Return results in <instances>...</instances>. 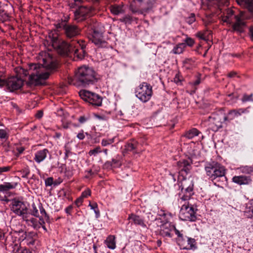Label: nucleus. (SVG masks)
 <instances>
[{"label":"nucleus","instance_id":"f257e3e1","mask_svg":"<svg viewBox=\"0 0 253 253\" xmlns=\"http://www.w3.org/2000/svg\"><path fill=\"white\" fill-rule=\"evenodd\" d=\"M204 3L212 12L220 11L222 21L229 25L230 28L228 31L236 33L238 35L245 33L248 26L246 20L250 17L245 15L244 12L241 11L238 14H235V11L232 9L222 8V0H206Z\"/></svg>","mask_w":253,"mask_h":253},{"label":"nucleus","instance_id":"f03ea898","mask_svg":"<svg viewBox=\"0 0 253 253\" xmlns=\"http://www.w3.org/2000/svg\"><path fill=\"white\" fill-rule=\"evenodd\" d=\"M80 29L75 25L67 24L63 31L66 39L65 50L66 52L74 53L77 56L82 59L85 54L84 48L85 47L84 42L77 40L80 34Z\"/></svg>","mask_w":253,"mask_h":253},{"label":"nucleus","instance_id":"7ed1b4c3","mask_svg":"<svg viewBox=\"0 0 253 253\" xmlns=\"http://www.w3.org/2000/svg\"><path fill=\"white\" fill-rule=\"evenodd\" d=\"M95 79L94 71L85 66L80 67L76 72L73 84L77 86H86L93 84Z\"/></svg>","mask_w":253,"mask_h":253},{"label":"nucleus","instance_id":"20e7f679","mask_svg":"<svg viewBox=\"0 0 253 253\" xmlns=\"http://www.w3.org/2000/svg\"><path fill=\"white\" fill-rule=\"evenodd\" d=\"M29 71L31 72L29 77V83L34 85L42 84L43 83L47 80L50 75L47 72H43L41 70V66L38 64H31L29 65Z\"/></svg>","mask_w":253,"mask_h":253},{"label":"nucleus","instance_id":"39448f33","mask_svg":"<svg viewBox=\"0 0 253 253\" xmlns=\"http://www.w3.org/2000/svg\"><path fill=\"white\" fill-rule=\"evenodd\" d=\"M205 169L207 176L212 181L225 176V168L217 162L212 161L207 163Z\"/></svg>","mask_w":253,"mask_h":253},{"label":"nucleus","instance_id":"423d86ee","mask_svg":"<svg viewBox=\"0 0 253 253\" xmlns=\"http://www.w3.org/2000/svg\"><path fill=\"white\" fill-rule=\"evenodd\" d=\"M155 2L152 0H134L130 3L129 9L133 13L143 14L151 10Z\"/></svg>","mask_w":253,"mask_h":253},{"label":"nucleus","instance_id":"0eeeda50","mask_svg":"<svg viewBox=\"0 0 253 253\" xmlns=\"http://www.w3.org/2000/svg\"><path fill=\"white\" fill-rule=\"evenodd\" d=\"M94 1L84 6H79L74 12L75 19L78 21L85 20L86 17H90L94 15V8L93 7Z\"/></svg>","mask_w":253,"mask_h":253},{"label":"nucleus","instance_id":"6e6552de","mask_svg":"<svg viewBox=\"0 0 253 253\" xmlns=\"http://www.w3.org/2000/svg\"><path fill=\"white\" fill-rule=\"evenodd\" d=\"M135 93L136 96L140 100L143 102H146L152 96V87L147 83H142L136 88Z\"/></svg>","mask_w":253,"mask_h":253},{"label":"nucleus","instance_id":"1a4fd4ad","mask_svg":"<svg viewBox=\"0 0 253 253\" xmlns=\"http://www.w3.org/2000/svg\"><path fill=\"white\" fill-rule=\"evenodd\" d=\"M194 183L191 178L186 179L183 177L181 182V192L183 195L181 196V199L183 201H187L190 199L191 196L193 194Z\"/></svg>","mask_w":253,"mask_h":253},{"label":"nucleus","instance_id":"9d476101","mask_svg":"<svg viewBox=\"0 0 253 253\" xmlns=\"http://www.w3.org/2000/svg\"><path fill=\"white\" fill-rule=\"evenodd\" d=\"M195 209L191 205H182L180 211V218L182 220L194 221L196 219Z\"/></svg>","mask_w":253,"mask_h":253},{"label":"nucleus","instance_id":"9b49d317","mask_svg":"<svg viewBox=\"0 0 253 253\" xmlns=\"http://www.w3.org/2000/svg\"><path fill=\"white\" fill-rule=\"evenodd\" d=\"M2 81L3 82V83L2 85H0V86L2 87L6 85L10 91L20 89L23 84V81L17 77L13 76L6 80L2 79Z\"/></svg>","mask_w":253,"mask_h":253},{"label":"nucleus","instance_id":"f8f14e48","mask_svg":"<svg viewBox=\"0 0 253 253\" xmlns=\"http://www.w3.org/2000/svg\"><path fill=\"white\" fill-rule=\"evenodd\" d=\"M11 211L19 216H24L28 213V208L22 201L14 199L11 203Z\"/></svg>","mask_w":253,"mask_h":253},{"label":"nucleus","instance_id":"ddd939ff","mask_svg":"<svg viewBox=\"0 0 253 253\" xmlns=\"http://www.w3.org/2000/svg\"><path fill=\"white\" fill-rule=\"evenodd\" d=\"M192 161L191 159L183 160L177 162L179 173L184 177V174L187 175L190 172L191 169Z\"/></svg>","mask_w":253,"mask_h":253},{"label":"nucleus","instance_id":"4468645a","mask_svg":"<svg viewBox=\"0 0 253 253\" xmlns=\"http://www.w3.org/2000/svg\"><path fill=\"white\" fill-rule=\"evenodd\" d=\"M174 227L173 225L169 222L163 224L160 231V235L163 237L171 238L172 237V232L173 231Z\"/></svg>","mask_w":253,"mask_h":253},{"label":"nucleus","instance_id":"2eb2a0df","mask_svg":"<svg viewBox=\"0 0 253 253\" xmlns=\"http://www.w3.org/2000/svg\"><path fill=\"white\" fill-rule=\"evenodd\" d=\"M79 95L82 99L89 104L95 106V94L93 92L85 90H81Z\"/></svg>","mask_w":253,"mask_h":253},{"label":"nucleus","instance_id":"dca6fc26","mask_svg":"<svg viewBox=\"0 0 253 253\" xmlns=\"http://www.w3.org/2000/svg\"><path fill=\"white\" fill-rule=\"evenodd\" d=\"M185 239L181 243L180 248L182 250H195L197 248L196 246V240L194 238H189L185 236Z\"/></svg>","mask_w":253,"mask_h":253},{"label":"nucleus","instance_id":"f3484780","mask_svg":"<svg viewBox=\"0 0 253 253\" xmlns=\"http://www.w3.org/2000/svg\"><path fill=\"white\" fill-rule=\"evenodd\" d=\"M246 110L244 109H233L229 111L226 116L224 117L223 120L224 121H230L233 120L236 117L241 115L242 114L245 112Z\"/></svg>","mask_w":253,"mask_h":253},{"label":"nucleus","instance_id":"a211bd4d","mask_svg":"<svg viewBox=\"0 0 253 253\" xmlns=\"http://www.w3.org/2000/svg\"><path fill=\"white\" fill-rule=\"evenodd\" d=\"M48 154H49V151L46 148L38 150L35 154L34 160L36 162L40 164L45 159Z\"/></svg>","mask_w":253,"mask_h":253},{"label":"nucleus","instance_id":"6ab92c4d","mask_svg":"<svg viewBox=\"0 0 253 253\" xmlns=\"http://www.w3.org/2000/svg\"><path fill=\"white\" fill-rule=\"evenodd\" d=\"M109 9L112 14L115 15L123 14L125 12L123 2L119 4L114 3L111 4L109 6Z\"/></svg>","mask_w":253,"mask_h":253},{"label":"nucleus","instance_id":"aec40b11","mask_svg":"<svg viewBox=\"0 0 253 253\" xmlns=\"http://www.w3.org/2000/svg\"><path fill=\"white\" fill-rule=\"evenodd\" d=\"M233 182L239 185L248 184L251 181L250 176L245 175L235 176L232 178Z\"/></svg>","mask_w":253,"mask_h":253},{"label":"nucleus","instance_id":"412c9836","mask_svg":"<svg viewBox=\"0 0 253 253\" xmlns=\"http://www.w3.org/2000/svg\"><path fill=\"white\" fill-rule=\"evenodd\" d=\"M128 219L130 221L133 222L135 225H139L143 227H146V225L144 223V220L139 216L134 214H131L129 215Z\"/></svg>","mask_w":253,"mask_h":253},{"label":"nucleus","instance_id":"4be33fe9","mask_svg":"<svg viewBox=\"0 0 253 253\" xmlns=\"http://www.w3.org/2000/svg\"><path fill=\"white\" fill-rule=\"evenodd\" d=\"M240 5H245L250 12L251 17H253V0H236Z\"/></svg>","mask_w":253,"mask_h":253},{"label":"nucleus","instance_id":"5701e85b","mask_svg":"<svg viewBox=\"0 0 253 253\" xmlns=\"http://www.w3.org/2000/svg\"><path fill=\"white\" fill-rule=\"evenodd\" d=\"M17 185V183L15 182H4L3 184H0V192H5L14 189Z\"/></svg>","mask_w":253,"mask_h":253},{"label":"nucleus","instance_id":"b1692460","mask_svg":"<svg viewBox=\"0 0 253 253\" xmlns=\"http://www.w3.org/2000/svg\"><path fill=\"white\" fill-rule=\"evenodd\" d=\"M244 212L248 218H253V201L247 204Z\"/></svg>","mask_w":253,"mask_h":253},{"label":"nucleus","instance_id":"393cba45","mask_svg":"<svg viewBox=\"0 0 253 253\" xmlns=\"http://www.w3.org/2000/svg\"><path fill=\"white\" fill-rule=\"evenodd\" d=\"M37 236V234L33 232H30L26 234L25 239L28 241L27 245L29 246L34 245L36 241L34 237Z\"/></svg>","mask_w":253,"mask_h":253},{"label":"nucleus","instance_id":"a878e982","mask_svg":"<svg viewBox=\"0 0 253 253\" xmlns=\"http://www.w3.org/2000/svg\"><path fill=\"white\" fill-rule=\"evenodd\" d=\"M96 119L97 121V123L99 124L97 125V126H104L107 124L108 117L107 115L105 114L102 115H98L96 114Z\"/></svg>","mask_w":253,"mask_h":253},{"label":"nucleus","instance_id":"bb28decb","mask_svg":"<svg viewBox=\"0 0 253 253\" xmlns=\"http://www.w3.org/2000/svg\"><path fill=\"white\" fill-rule=\"evenodd\" d=\"M105 243L108 248L114 249L116 248L115 238L114 236L110 235L106 240Z\"/></svg>","mask_w":253,"mask_h":253},{"label":"nucleus","instance_id":"cd10ccee","mask_svg":"<svg viewBox=\"0 0 253 253\" xmlns=\"http://www.w3.org/2000/svg\"><path fill=\"white\" fill-rule=\"evenodd\" d=\"M200 132L196 128H192L185 133L184 136L188 139H192L194 137L198 135Z\"/></svg>","mask_w":253,"mask_h":253},{"label":"nucleus","instance_id":"c85d7f7f","mask_svg":"<svg viewBox=\"0 0 253 253\" xmlns=\"http://www.w3.org/2000/svg\"><path fill=\"white\" fill-rule=\"evenodd\" d=\"M185 47L186 44L185 43H179L174 47L172 52L174 54H180L183 52Z\"/></svg>","mask_w":253,"mask_h":253},{"label":"nucleus","instance_id":"c756f323","mask_svg":"<svg viewBox=\"0 0 253 253\" xmlns=\"http://www.w3.org/2000/svg\"><path fill=\"white\" fill-rule=\"evenodd\" d=\"M240 171L245 174H253V166H243L238 168Z\"/></svg>","mask_w":253,"mask_h":253},{"label":"nucleus","instance_id":"7c9ffc66","mask_svg":"<svg viewBox=\"0 0 253 253\" xmlns=\"http://www.w3.org/2000/svg\"><path fill=\"white\" fill-rule=\"evenodd\" d=\"M173 231H174L175 234L177 236V238L176 239L177 243L180 247L181 243L183 242L184 239H186L185 236L184 237L183 234L181 233V231H180L178 230H177L175 227Z\"/></svg>","mask_w":253,"mask_h":253},{"label":"nucleus","instance_id":"2f4dec72","mask_svg":"<svg viewBox=\"0 0 253 253\" xmlns=\"http://www.w3.org/2000/svg\"><path fill=\"white\" fill-rule=\"evenodd\" d=\"M136 147L137 143L136 142H134L133 143L129 142L125 145V149L127 151H132L134 153H136L134 150L136 149Z\"/></svg>","mask_w":253,"mask_h":253},{"label":"nucleus","instance_id":"473e14b6","mask_svg":"<svg viewBox=\"0 0 253 253\" xmlns=\"http://www.w3.org/2000/svg\"><path fill=\"white\" fill-rule=\"evenodd\" d=\"M119 21L125 23V24H131L133 21V18L132 16L129 15H126L123 17L120 18Z\"/></svg>","mask_w":253,"mask_h":253},{"label":"nucleus","instance_id":"72a5a7b5","mask_svg":"<svg viewBox=\"0 0 253 253\" xmlns=\"http://www.w3.org/2000/svg\"><path fill=\"white\" fill-rule=\"evenodd\" d=\"M209 33L207 31L205 32H199L197 33L196 36L200 39L203 40L204 41H206L208 40V35Z\"/></svg>","mask_w":253,"mask_h":253},{"label":"nucleus","instance_id":"f704fd0d","mask_svg":"<svg viewBox=\"0 0 253 253\" xmlns=\"http://www.w3.org/2000/svg\"><path fill=\"white\" fill-rule=\"evenodd\" d=\"M21 173V176L23 178H28V175L30 173V170L29 168L27 167L19 171Z\"/></svg>","mask_w":253,"mask_h":253},{"label":"nucleus","instance_id":"c9c22d12","mask_svg":"<svg viewBox=\"0 0 253 253\" xmlns=\"http://www.w3.org/2000/svg\"><path fill=\"white\" fill-rule=\"evenodd\" d=\"M9 138V134L5 129H0V138L6 141Z\"/></svg>","mask_w":253,"mask_h":253},{"label":"nucleus","instance_id":"e433bc0d","mask_svg":"<svg viewBox=\"0 0 253 253\" xmlns=\"http://www.w3.org/2000/svg\"><path fill=\"white\" fill-rule=\"evenodd\" d=\"M90 118V117L89 115H83L82 116H80L79 119L78 121L80 122V124H83L87 122L88 120H89Z\"/></svg>","mask_w":253,"mask_h":253},{"label":"nucleus","instance_id":"4c0bfd02","mask_svg":"<svg viewBox=\"0 0 253 253\" xmlns=\"http://www.w3.org/2000/svg\"><path fill=\"white\" fill-rule=\"evenodd\" d=\"M40 211L42 216H44L45 220L48 222L49 220V215L47 214L45 210L42 206L40 207Z\"/></svg>","mask_w":253,"mask_h":253},{"label":"nucleus","instance_id":"58836bf2","mask_svg":"<svg viewBox=\"0 0 253 253\" xmlns=\"http://www.w3.org/2000/svg\"><path fill=\"white\" fill-rule=\"evenodd\" d=\"M68 23H67V22L64 21H62L61 22L58 23L56 25V28L58 30H59L60 29H62L64 31L65 29V26H67Z\"/></svg>","mask_w":253,"mask_h":253},{"label":"nucleus","instance_id":"ea45409f","mask_svg":"<svg viewBox=\"0 0 253 253\" xmlns=\"http://www.w3.org/2000/svg\"><path fill=\"white\" fill-rule=\"evenodd\" d=\"M195 20L196 19L195 14L194 13H191L190 16L186 18L185 21L186 23H187L189 25H191L195 21Z\"/></svg>","mask_w":253,"mask_h":253},{"label":"nucleus","instance_id":"a19ab883","mask_svg":"<svg viewBox=\"0 0 253 253\" xmlns=\"http://www.w3.org/2000/svg\"><path fill=\"white\" fill-rule=\"evenodd\" d=\"M114 141V139H109L108 140L103 139L101 142L102 145L103 146H106L108 145L111 144L113 143Z\"/></svg>","mask_w":253,"mask_h":253},{"label":"nucleus","instance_id":"79ce46f5","mask_svg":"<svg viewBox=\"0 0 253 253\" xmlns=\"http://www.w3.org/2000/svg\"><path fill=\"white\" fill-rule=\"evenodd\" d=\"M53 183V178L52 177H49L47 178L45 180V184L46 186H51Z\"/></svg>","mask_w":253,"mask_h":253},{"label":"nucleus","instance_id":"37998d69","mask_svg":"<svg viewBox=\"0 0 253 253\" xmlns=\"http://www.w3.org/2000/svg\"><path fill=\"white\" fill-rule=\"evenodd\" d=\"M242 100L243 102H246V101H253V94H252L250 95L245 94L243 96V97L242 98Z\"/></svg>","mask_w":253,"mask_h":253},{"label":"nucleus","instance_id":"c03bdc74","mask_svg":"<svg viewBox=\"0 0 253 253\" xmlns=\"http://www.w3.org/2000/svg\"><path fill=\"white\" fill-rule=\"evenodd\" d=\"M184 41L186 45H187L189 46H192L194 43V40L191 38H187Z\"/></svg>","mask_w":253,"mask_h":253},{"label":"nucleus","instance_id":"a18cd8bd","mask_svg":"<svg viewBox=\"0 0 253 253\" xmlns=\"http://www.w3.org/2000/svg\"><path fill=\"white\" fill-rule=\"evenodd\" d=\"M103 98L100 96L96 94V106H100L102 104Z\"/></svg>","mask_w":253,"mask_h":253},{"label":"nucleus","instance_id":"49530a36","mask_svg":"<svg viewBox=\"0 0 253 253\" xmlns=\"http://www.w3.org/2000/svg\"><path fill=\"white\" fill-rule=\"evenodd\" d=\"M46 66L50 69H55L57 66V64L52 60L46 64Z\"/></svg>","mask_w":253,"mask_h":253},{"label":"nucleus","instance_id":"de8ad7c7","mask_svg":"<svg viewBox=\"0 0 253 253\" xmlns=\"http://www.w3.org/2000/svg\"><path fill=\"white\" fill-rule=\"evenodd\" d=\"M33 207V211L32 212V214L35 216L38 217L39 216L38 210L37 209L35 204L32 205Z\"/></svg>","mask_w":253,"mask_h":253},{"label":"nucleus","instance_id":"09e8293b","mask_svg":"<svg viewBox=\"0 0 253 253\" xmlns=\"http://www.w3.org/2000/svg\"><path fill=\"white\" fill-rule=\"evenodd\" d=\"M11 167H0V174H1L3 172L8 171L10 170Z\"/></svg>","mask_w":253,"mask_h":253},{"label":"nucleus","instance_id":"8fccbe9b","mask_svg":"<svg viewBox=\"0 0 253 253\" xmlns=\"http://www.w3.org/2000/svg\"><path fill=\"white\" fill-rule=\"evenodd\" d=\"M91 194V191L90 189H87L86 190L83 192L82 194V197L83 198H86L87 196H90Z\"/></svg>","mask_w":253,"mask_h":253},{"label":"nucleus","instance_id":"3c124183","mask_svg":"<svg viewBox=\"0 0 253 253\" xmlns=\"http://www.w3.org/2000/svg\"><path fill=\"white\" fill-rule=\"evenodd\" d=\"M83 202V198L82 197L78 198L75 202V204L77 207H80Z\"/></svg>","mask_w":253,"mask_h":253},{"label":"nucleus","instance_id":"603ef678","mask_svg":"<svg viewBox=\"0 0 253 253\" xmlns=\"http://www.w3.org/2000/svg\"><path fill=\"white\" fill-rule=\"evenodd\" d=\"M249 34L251 40L253 41V26H251L249 29Z\"/></svg>","mask_w":253,"mask_h":253},{"label":"nucleus","instance_id":"864d4df0","mask_svg":"<svg viewBox=\"0 0 253 253\" xmlns=\"http://www.w3.org/2000/svg\"><path fill=\"white\" fill-rule=\"evenodd\" d=\"M71 152L70 150L68 148H65V157L64 159H67L69 157V156L70 154H71Z\"/></svg>","mask_w":253,"mask_h":253},{"label":"nucleus","instance_id":"5fc2aeb1","mask_svg":"<svg viewBox=\"0 0 253 253\" xmlns=\"http://www.w3.org/2000/svg\"><path fill=\"white\" fill-rule=\"evenodd\" d=\"M43 111H42L39 110L37 112L35 116L38 119H41L43 116Z\"/></svg>","mask_w":253,"mask_h":253},{"label":"nucleus","instance_id":"6e6d98bb","mask_svg":"<svg viewBox=\"0 0 253 253\" xmlns=\"http://www.w3.org/2000/svg\"><path fill=\"white\" fill-rule=\"evenodd\" d=\"M73 207L72 205H70L65 209V212L69 214H71V211L72 210Z\"/></svg>","mask_w":253,"mask_h":253},{"label":"nucleus","instance_id":"4d7b16f0","mask_svg":"<svg viewBox=\"0 0 253 253\" xmlns=\"http://www.w3.org/2000/svg\"><path fill=\"white\" fill-rule=\"evenodd\" d=\"M5 239L4 233L3 231L0 229V241H1Z\"/></svg>","mask_w":253,"mask_h":253},{"label":"nucleus","instance_id":"13d9d810","mask_svg":"<svg viewBox=\"0 0 253 253\" xmlns=\"http://www.w3.org/2000/svg\"><path fill=\"white\" fill-rule=\"evenodd\" d=\"M20 71H22L23 74L25 76H28L29 74V72L28 71V70H25V69H24L23 68H21L20 69Z\"/></svg>","mask_w":253,"mask_h":253},{"label":"nucleus","instance_id":"bf43d9fd","mask_svg":"<svg viewBox=\"0 0 253 253\" xmlns=\"http://www.w3.org/2000/svg\"><path fill=\"white\" fill-rule=\"evenodd\" d=\"M201 83V79L200 78H198L194 82H193L194 85H197Z\"/></svg>","mask_w":253,"mask_h":253},{"label":"nucleus","instance_id":"052dcab7","mask_svg":"<svg viewBox=\"0 0 253 253\" xmlns=\"http://www.w3.org/2000/svg\"><path fill=\"white\" fill-rule=\"evenodd\" d=\"M77 137L80 140H83L84 138V135L83 133H79L77 135Z\"/></svg>","mask_w":253,"mask_h":253},{"label":"nucleus","instance_id":"680f3d73","mask_svg":"<svg viewBox=\"0 0 253 253\" xmlns=\"http://www.w3.org/2000/svg\"><path fill=\"white\" fill-rule=\"evenodd\" d=\"M174 81L176 83H178L179 82H181V80L179 79V76L178 75L176 74L175 76V78H174Z\"/></svg>","mask_w":253,"mask_h":253},{"label":"nucleus","instance_id":"e2e57ef3","mask_svg":"<svg viewBox=\"0 0 253 253\" xmlns=\"http://www.w3.org/2000/svg\"><path fill=\"white\" fill-rule=\"evenodd\" d=\"M99 43H100V44H102L101 45V46H103V44H105V42H101L99 40H97L96 39V43H95L96 46L99 44Z\"/></svg>","mask_w":253,"mask_h":253},{"label":"nucleus","instance_id":"0e129e2a","mask_svg":"<svg viewBox=\"0 0 253 253\" xmlns=\"http://www.w3.org/2000/svg\"><path fill=\"white\" fill-rule=\"evenodd\" d=\"M237 73L235 72H231L228 75V77L230 78L234 77L236 75Z\"/></svg>","mask_w":253,"mask_h":253},{"label":"nucleus","instance_id":"69168bd1","mask_svg":"<svg viewBox=\"0 0 253 253\" xmlns=\"http://www.w3.org/2000/svg\"><path fill=\"white\" fill-rule=\"evenodd\" d=\"M93 174V172L91 169L87 171V174H86L85 177L86 178H89V177Z\"/></svg>","mask_w":253,"mask_h":253},{"label":"nucleus","instance_id":"338daca9","mask_svg":"<svg viewBox=\"0 0 253 253\" xmlns=\"http://www.w3.org/2000/svg\"><path fill=\"white\" fill-rule=\"evenodd\" d=\"M88 154L90 156L95 155V148L90 150Z\"/></svg>","mask_w":253,"mask_h":253},{"label":"nucleus","instance_id":"774afa93","mask_svg":"<svg viewBox=\"0 0 253 253\" xmlns=\"http://www.w3.org/2000/svg\"><path fill=\"white\" fill-rule=\"evenodd\" d=\"M92 39H91V41H92V42H94V39H95V37L94 36V34H95V29H92Z\"/></svg>","mask_w":253,"mask_h":253}]
</instances>
